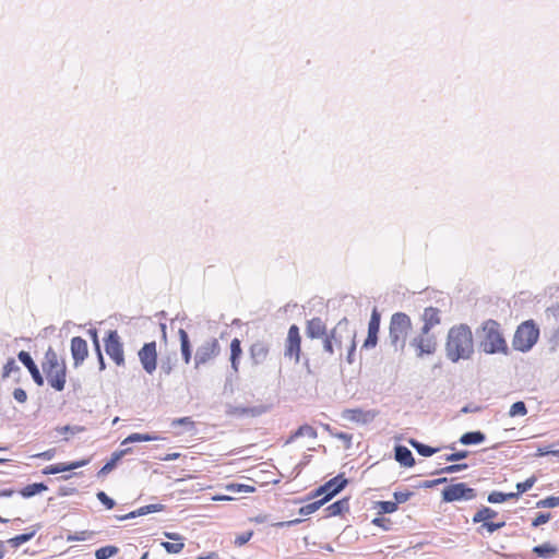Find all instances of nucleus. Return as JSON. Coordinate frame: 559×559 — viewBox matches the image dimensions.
Here are the masks:
<instances>
[{
  "instance_id": "obj_6",
  "label": "nucleus",
  "mask_w": 559,
  "mask_h": 559,
  "mask_svg": "<svg viewBox=\"0 0 559 559\" xmlns=\"http://www.w3.org/2000/svg\"><path fill=\"white\" fill-rule=\"evenodd\" d=\"M476 497V489L469 487L466 483L450 484L445 486L441 491V501L445 503L469 501Z\"/></svg>"
},
{
  "instance_id": "obj_61",
  "label": "nucleus",
  "mask_w": 559,
  "mask_h": 559,
  "mask_svg": "<svg viewBox=\"0 0 559 559\" xmlns=\"http://www.w3.org/2000/svg\"><path fill=\"white\" fill-rule=\"evenodd\" d=\"M333 437L343 441L346 450L352 448V440H353L352 435H349L347 432H343V431H335V433H333Z\"/></svg>"
},
{
  "instance_id": "obj_30",
  "label": "nucleus",
  "mask_w": 559,
  "mask_h": 559,
  "mask_svg": "<svg viewBox=\"0 0 559 559\" xmlns=\"http://www.w3.org/2000/svg\"><path fill=\"white\" fill-rule=\"evenodd\" d=\"M46 490H48V486L41 481L29 484L17 490V493L21 495L23 498L28 499Z\"/></svg>"
},
{
  "instance_id": "obj_15",
  "label": "nucleus",
  "mask_w": 559,
  "mask_h": 559,
  "mask_svg": "<svg viewBox=\"0 0 559 559\" xmlns=\"http://www.w3.org/2000/svg\"><path fill=\"white\" fill-rule=\"evenodd\" d=\"M379 415V412L376 409H362V408H346L342 412V417L344 419L367 425L376 419Z\"/></svg>"
},
{
  "instance_id": "obj_59",
  "label": "nucleus",
  "mask_w": 559,
  "mask_h": 559,
  "mask_svg": "<svg viewBox=\"0 0 559 559\" xmlns=\"http://www.w3.org/2000/svg\"><path fill=\"white\" fill-rule=\"evenodd\" d=\"M253 536V531H247L236 536L234 544L238 547L246 545Z\"/></svg>"
},
{
  "instance_id": "obj_44",
  "label": "nucleus",
  "mask_w": 559,
  "mask_h": 559,
  "mask_svg": "<svg viewBox=\"0 0 559 559\" xmlns=\"http://www.w3.org/2000/svg\"><path fill=\"white\" fill-rule=\"evenodd\" d=\"M371 524L377 527L382 528L384 532H389V531L393 530V522L390 519L384 518L379 514H378V516H376L371 520Z\"/></svg>"
},
{
  "instance_id": "obj_62",
  "label": "nucleus",
  "mask_w": 559,
  "mask_h": 559,
  "mask_svg": "<svg viewBox=\"0 0 559 559\" xmlns=\"http://www.w3.org/2000/svg\"><path fill=\"white\" fill-rule=\"evenodd\" d=\"M95 533L94 532H90V531H82V532H79V533H74V534H69L67 536V540L68 542H74V540H85L90 537H92Z\"/></svg>"
},
{
  "instance_id": "obj_63",
  "label": "nucleus",
  "mask_w": 559,
  "mask_h": 559,
  "mask_svg": "<svg viewBox=\"0 0 559 559\" xmlns=\"http://www.w3.org/2000/svg\"><path fill=\"white\" fill-rule=\"evenodd\" d=\"M12 395H13V399L21 404H23L27 401V393L22 388H15L12 392Z\"/></svg>"
},
{
  "instance_id": "obj_64",
  "label": "nucleus",
  "mask_w": 559,
  "mask_h": 559,
  "mask_svg": "<svg viewBox=\"0 0 559 559\" xmlns=\"http://www.w3.org/2000/svg\"><path fill=\"white\" fill-rule=\"evenodd\" d=\"M267 407L264 405L248 406V416L258 417L266 413Z\"/></svg>"
},
{
  "instance_id": "obj_32",
  "label": "nucleus",
  "mask_w": 559,
  "mask_h": 559,
  "mask_svg": "<svg viewBox=\"0 0 559 559\" xmlns=\"http://www.w3.org/2000/svg\"><path fill=\"white\" fill-rule=\"evenodd\" d=\"M304 436L316 439L318 433H317V430L312 426H310L308 424H304V425L299 426L298 429H296L289 436L286 443H290V442L295 441L296 439L304 437Z\"/></svg>"
},
{
  "instance_id": "obj_54",
  "label": "nucleus",
  "mask_w": 559,
  "mask_h": 559,
  "mask_svg": "<svg viewBox=\"0 0 559 559\" xmlns=\"http://www.w3.org/2000/svg\"><path fill=\"white\" fill-rule=\"evenodd\" d=\"M468 454H469V452L467 450H459V451H454L450 454L444 455L443 459L447 462H459V461L466 459L468 456Z\"/></svg>"
},
{
  "instance_id": "obj_48",
  "label": "nucleus",
  "mask_w": 559,
  "mask_h": 559,
  "mask_svg": "<svg viewBox=\"0 0 559 559\" xmlns=\"http://www.w3.org/2000/svg\"><path fill=\"white\" fill-rule=\"evenodd\" d=\"M559 506V497L557 496H548L544 499H540L536 502V508H556Z\"/></svg>"
},
{
  "instance_id": "obj_50",
  "label": "nucleus",
  "mask_w": 559,
  "mask_h": 559,
  "mask_svg": "<svg viewBox=\"0 0 559 559\" xmlns=\"http://www.w3.org/2000/svg\"><path fill=\"white\" fill-rule=\"evenodd\" d=\"M96 498L107 510H111L116 506V501L103 490L96 493Z\"/></svg>"
},
{
  "instance_id": "obj_20",
  "label": "nucleus",
  "mask_w": 559,
  "mask_h": 559,
  "mask_svg": "<svg viewBox=\"0 0 559 559\" xmlns=\"http://www.w3.org/2000/svg\"><path fill=\"white\" fill-rule=\"evenodd\" d=\"M441 310L436 307H427L421 313V321L424 322L420 331L421 334H429V332L441 323Z\"/></svg>"
},
{
  "instance_id": "obj_18",
  "label": "nucleus",
  "mask_w": 559,
  "mask_h": 559,
  "mask_svg": "<svg viewBox=\"0 0 559 559\" xmlns=\"http://www.w3.org/2000/svg\"><path fill=\"white\" fill-rule=\"evenodd\" d=\"M70 350L75 368L80 367L88 356L87 342L81 336L71 338Z\"/></svg>"
},
{
  "instance_id": "obj_33",
  "label": "nucleus",
  "mask_w": 559,
  "mask_h": 559,
  "mask_svg": "<svg viewBox=\"0 0 559 559\" xmlns=\"http://www.w3.org/2000/svg\"><path fill=\"white\" fill-rule=\"evenodd\" d=\"M61 366V361L58 359L56 350L49 346L45 353L44 361L41 362V369H56Z\"/></svg>"
},
{
  "instance_id": "obj_27",
  "label": "nucleus",
  "mask_w": 559,
  "mask_h": 559,
  "mask_svg": "<svg viewBox=\"0 0 559 559\" xmlns=\"http://www.w3.org/2000/svg\"><path fill=\"white\" fill-rule=\"evenodd\" d=\"M486 440V435L480 430L467 431L463 433L459 442L463 445L480 444Z\"/></svg>"
},
{
  "instance_id": "obj_36",
  "label": "nucleus",
  "mask_w": 559,
  "mask_h": 559,
  "mask_svg": "<svg viewBox=\"0 0 559 559\" xmlns=\"http://www.w3.org/2000/svg\"><path fill=\"white\" fill-rule=\"evenodd\" d=\"M159 437L151 433H140V432H133L129 435L122 442L121 445H126L128 443H135V442H148L158 440Z\"/></svg>"
},
{
  "instance_id": "obj_3",
  "label": "nucleus",
  "mask_w": 559,
  "mask_h": 559,
  "mask_svg": "<svg viewBox=\"0 0 559 559\" xmlns=\"http://www.w3.org/2000/svg\"><path fill=\"white\" fill-rule=\"evenodd\" d=\"M413 328L411 317L405 312H395L391 316L388 341L394 352L403 353L407 335Z\"/></svg>"
},
{
  "instance_id": "obj_53",
  "label": "nucleus",
  "mask_w": 559,
  "mask_h": 559,
  "mask_svg": "<svg viewBox=\"0 0 559 559\" xmlns=\"http://www.w3.org/2000/svg\"><path fill=\"white\" fill-rule=\"evenodd\" d=\"M551 519L550 512H538L536 516L532 520L531 526L538 527L545 523H547Z\"/></svg>"
},
{
  "instance_id": "obj_38",
  "label": "nucleus",
  "mask_w": 559,
  "mask_h": 559,
  "mask_svg": "<svg viewBox=\"0 0 559 559\" xmlns=\"http://www.w3.org/2000/svg\"><path fill=\"white\" fill-rule=\"evenodd\" d=\"M120 459L118 454L115 452L111 454L110 459L104 464V466L97 472V477L102 478L111 473L118 465Z\"/></svg>"
},
{
  "instance_id": "obj_7",
  "label": "nucleus",
  "mask_w": 559,
  "mask_h": 559,
  "mask_svg": "<svg viewBox=\"0 0 559 559\" xmlns=\"http://www.w3.org/2000/svg\"><path fill=\"white\" fill-rule=\"evenodd\" d=\"M545 318L547 321L545 335L548 338L550 350L556 352L559 347V302H555L546 308Z\"/></svg>"
},
{
  "instance_id": "obj_23",
  "label": "nucleus",
  "mask_w": 559,
  "mask_h": 559,
  "mask_svg": "<svg viewBox=\"0 0 559 559\" xmlns=\"http://www.w3.org/2000/svg\"><path fill=\"white\" fill-rule=\"evenodd\" d=\"M348 325L349 321L347 318L344 317L337 322V324L333 329H331L330 331L328 330V337L336 342L337 349L342 348L343 332L348 331Z\"/></svg>"
},
{
  "instance_id": "obj_9",
  "label": "nucleus",
  "mask_w": 559,
  "mask_h": 559,
  "mask_svg": "<svg viewBox=\"0 0 559 559\" xmlns=\"http://www.w3.org/2000/svg\"><path fill=\"white\" fill-rule=\"evenodd\" d=\"M221 354V345L217 338L210 337L197 347L194 355V368L198 369L203 365L214 360Z\"/></svg>"
},
{
  "instance_id": "obj_37",
  "label": "nucleus",
  "mask_w": 559,
  "mask_h": 559,
  "mask_svg": "<svg viewBox=\"0 0 559 559\" xmlns=\"http://www.w3.org/2000/svg\"><path fill=\"white\" fill-rule=\"evenodd\" d=\"M506 526V522L504 521H501V522H493V521H487V522H484L483 524H480L477 528H476V532L479 534V535H485L486 533L491 535L493 534L496 531Z\"/></svg>"
},
{
  "instance_id": "obj_46",
  "label": "nucleus",
  "mask_w": 559,
  "mask_h": 559,
  "mask_svg": "<svg viewBox=\"0 0 559 559\" xmlns=\"http://www.w3.org/2000/svg\"><path fill=\"white\" fill-rule=\"evenodd\" d=\"M176 357H166V358H163L162 361H160V373L165 374V376H169L173 370H174V367L176 365Z\"/></svg>"
},
{
  "instance_id": "obj_40",
  "label": "nucleus",
  "mask_w": 559,
  "mask_h": 559,
  "mask_svg": "<svg viewBox=\"0 0 559 559\" xmlns=\"http://www.w3.org/2000/svg\"><path fill=\"white\" fill-rule=\"evenodd\" d=\"M468 467L467 463H455L451 464L444 467H441L439 469H436L431 473V475H441V474H454L461 471H464Z\"/></svg>"
},
{
  "instance_id": "obj_60",
  "label": "nucleus",
  "mask_w": 559,
  "mask_h": 559,
  "mask_svg": "<svg viewBox=\"0 0 559 559\" xmlns=\"http://www.w3.org/2000/svg\"><path fill=\"white\" fill-rule=\"evenodd\" d=\"M323 341V352L328 355L332 356L335 353L336 342L332 341L328 337V334L322 337Z\"/></svg>"
},
{
  "instance_id": "obj_29",
  "label": "nucleus",
  "mask_w": 559,
  "mask_h": 559,
  "mask_svg": "<svg viewBox=\"0 0 559 559\" xmlns=\"http://www.w3.org/2000/svg\"><path fill=\"white\" fill-rule=\"evenodd\" d=\"M498 515V512L489 507L481 506L478 511L473 515L472 522L474 524H483L484 522L491 521Z\"/></svg>"
},
{
  "instance_id": "obj_1",
  "label": "nucleus",
  "mask_w": 559,
  "mask_h": 559,
  "mask_svg": "<svg viewBox=\"0 0 559 559\" xmlns=\"http://www.w3.org/2000/svg\"><path fill=\"white\" fill-rule=\"evenodd\" d=\"M445 357L453 364L460 360H468L475 353L473 332L466 323L455 324L448 331Z\"/></svg>"
},
{
  "instance_id": "obj_16",
  "label": "nucleus",
  "mask_w": 559,
  "mask_h": 559,
  "mask_svg": "<svg viewBox=\"0 0 559 559\" xmlns=\"http://www.w3.org/2000/svg\"><path fill=\"white\" fill-rule=\"evenodd\" d=\"M17 359L28 370L35 384L38 386H43L45 383V379L38 366L34 361L32 355L26 350H21L17 353Z\"/></svg>"
},
{
  "instance_id": "obj_56",
  "label": "nucleus",
  "mask_w": 559,
  "mask_h": 559,
  "mask_svg": "<svg viewBox=\"0 0 559 559\" xmlns=\"http://www.w3.org/2000/svg\"><path fill=\"white\" fill-rule=\"evenodd\" d=\"M56 430L59 433L76 435V433L83 432L85 430V427L79 426V425H73V426L66 425V426H62V427H58Z\"/></svg>"
},
{
  "instance_id": "obj_17",
  "label": "nucleus",
  "mask_w": 559,
  "mask_h": 559,
  "mask_svg": "<svg viewBox=\"0 0 559 559\" xmlns=\"http://www.w3.org/2000/svg\"><path fill=\"white\" fill-rule=\"evenodd\" d=\"M271 345L267 341L258 340L249 348V357L252 366L262 365L270 354Z\"/></svg>"
},
{
  "instance_id": "obj_22",
  "label": "nucleus",
  "mask_w": 559,
  "mask_h": 559,
  "mask_svg": "<svg viewBox=\"0 0 559 559\" xmlns=\"http://www.w3.org/2000/svg\"><path fill=\"white\" fill-rule=\"evenodd\" d=\"M394 459L404 467H413L415 465V459L412 451L402 444L394 447Z\"/></svg>"
},
{
  "instance_id": "obj_14",
  "label": "nucleus",
  "mask_w": 559,
  "mask_h": 559,
  "mask_svg": "<svg viewBox=\"0 0 559 559\" xmlns=\"http://www.w3.org/2000/svg\"><path fill=\"white\" fill-rule=\"evenodd\" d=\"M46 374L48 384L57 392H61L66 388L67 383V365L64 360H61V366L56 369L43 370Z\"/></svg>"
},
{
  "instance_id": "obj_43",
  "label": "nucleus",
  "mask_w": 559,
  "mask_h": 559,
  "mask_svg": "<svg viewBox=\"0 0 559 559\" xmlns=\"http://www.w3.org/2000/svg\"><path fill=\"white\" fill-rule=\"evenodd\" d=\"M21 368L16 364L14 358H9L2 368V378L5 379L12 373H20Z\"/></svg>"
},
{
  "instance_id": "obj_10",
  "label": "nucleus",
  "mask_w": 559,
  "mask_h": 559,
  "mask_svg": "<svg viewBox=\"0 0 559 559\" xmlns=\"http://www.w3.org/2000/svg\"><path fill=\"white\" fill-rule=\"evenodd\" d=\"M284 356L299 362L301 358V335L298 325L292 324L285 340Z\"/></svg>"
},
{
  "instance_id": "obj_34",
  "label": "nucleus",
  "mask_w": 559,
  "mask_h": 559,
  "mask_svg": "<svg viewBox=\"0 0 559 559\" xmlns=\"http://www.w3.org/2000/svg\"><path fill=\"white\" fill-rule=\"evenodd\" d=\"M518 498H519V493L491 491L487 497V501L489 503H503L509 500H513V499H518Z\"/></svg>"
},
{
  "instance_id": "obj_13",
  "label": "nucleus",
  "mask_w": 559,
  "mask_h": 559,
  "mask_svg": "<svg viewBox=\"0 0 559 559\" xmlns=\"http://www.w3.org/2000/svg\"><path fill=\"white\" fill-rule=\"evenodd\" d=\"M409 345L417 350V357H424L425 355H432L437 350V340L435 335L419 334L415 336Z\"/></svg>"
},
{
  "instance_id": "obj_24",
  "label": "nucleus",
  "mask_w": 559,
  "mask_h": 559,
  "mask_svg": "<svg viewBox=\"0 0 559 559\" xmlns=\"http://www.w3.org/2000/svg\"><path fill=\"white\" fill-rule=\"evenodd\" d=\"M179 341H180V353L181 358L185 364H190L192 359V344L189 337V334L186 330L179 329L178 331Z\"/></svg>"
},
{
  "instance_id": "obj_4",
  "label": "nucleus",
  "mask_w": 559,
  "mask_h": 559,
  "mask_svg": "<svg viewBox=\"0 0 559 559\" xmlns=\"http://www.w3.org/2000/svg\"><path fill=\"white\" fill-rule=\"evenodd\" d=\"M540 330L538 324L530 319L518 325L513 338L512 347L521 353L530 352L538 342Z\"/></svg>"
},
{
  "instance_id": "obj_28",
  "label": "nucleus",
  "mask_w": 559,
  "mask_h": 559,
  "mask_svg": "<svg viewBox=\"0 0 559 559\" xmlns=\"http://www.w3.org/2000/svg\"><path fill=\"white\" fill-rule=\"evenodd\" d=\"M558 547L550 544L549 542L543 543L540 545L534 546L532 552L543 559H548L555 556L558 552Z\"/></svg>"
},
{
  "instance_id": "obj_12",
  "label": "nucleus",
  "mask_w": 559,
  "mask_h": 559,
  "mask_svg": "<svg viewBox=\"0 0 559 559\" xmlns=\"http://www.w3.org/2000/svg\"><path fill=\"white\" fill-rule=\"evenodd\" d=\"M380 324L381 313L378 308L374 307L371 311L370 320L368 322L367 337L362 343V349H372L377 346L379 341Z\"/></svg>"
},
{
  "instance_id": "obj_57",
  "label": "nucleus",
  "mask_w": 559,
  "mask_h": 559,
  "mask_svg": "<svg viewBox=\"0 0 559 559\" xmlns=\"http://www.w3.org/2000/svg\"><path fill=\"white\" fill-rule=\"evenodd\" d=\"M415 493L413 491H394L393 498L396 506L408 501Z\"/></svg>"
},
{
  "instance_id": "obj_58",
  "label": "nucleus",
  "mask_w": 559,
  "mask_h": 559,
  "mask_svg": "<svg viewBox=\"0 0 559 559\" xmlns=\"http://www.w3.org/2000/svg\"><path fill=\"white\" fill-rule=\"evenodd\" d=\"M447 481H448L447 477H440V478H436V479H431V480H424L419 485H417L416 488H425V489L433 488L438 485L445 484Z\"/></svg>"
},
{
  "instance_id": "obj_5",
  "label": "nucleus",
  "mask_w": 559,
  "mask_h": 559,
  "mask_svg": "<svg viewBox=\"0 0 559 559\" xmlns=\"http://www.w3.org/2000/svg\"><path fill=\"white\" fill-rule=\"evenodd\" d=\"M349 480L345 477L344 473H340L333 478L329 479L324 484L320 485L316 489L311 490L304 499L296 500L295 503L301 502V501H309L314 498L321 497L320 500L322 503H328L330 500H332L335 496H337L341 491H343Z\"/></svg>"
},
{
  "instance_id": "obj_45",
  "label": "nucleus",
  "mask_w": 559,
  "mask_h": 559,
  "mask_svg": "<svg viewBox=\"0 0 559 559\" xmlns=\"http://www.w3.org/2000/svg\"><path fill=\"white\" fill-rule=\"evenodd\" d=\"M526 414L527 407L523 401L514 402L509 409L510 417L525 416Z\"/></svg>"
},
{
  "instance_id": "obj_35",
  "label": "nucleus",
  "mask_w": 559,
  "mask_h": 559,
  "mask_svg": "<svg viewBox=\"0 0 559 559\" xmlns=\"http://www.w3.org/2000/svg\"><path fill=\"white\" fill-rule=\"evenodd\" d=\"M373 509L378 510L379 515L391 514L397 511L396 502L389 500H378L373 502Z\"/></svg>"
},
{
  "instance_id": "obj_52",
  "label": "nucleus",
  "mask_w": 559,
  "mask_h": 559,
  "mask_svg": "<svg viewBox=\"0 0 559 559\" xmlns=\"http://www.w3.org/2000/svg\"><path fill=\"white\" fill-rule=\"evenodd\" d=\"M160 546L168 554H179L183 549L185 544L182 542H179V543L162 542Z\"/></svg>"
},
{
  "instance_id": "obj_25",
  "label": "nucleus",
  "mask_w": 559,
  "mask_h": 559,
  "mask_svg": "<svg viewBox=\"0 0 559 559\" xmlns=\"http://www.w3.org/2000/svg\"><path fill=\"white\" fill-rule=\"evenodd\" d=\"M241 356H242L241 342L239 338L235 337L230 342V357H229L230 368L234 371V373H238V371H239Z\"/></svg>"
},
{
  "instance_id": "obj_47",
  "label": "nucleus",
  "mask_w": 559,
  "mask_h": 559,
  "mask_svg": "<svg viewBox=\"0 0 559 559\" xmlns=\"http://www.w3.org/2000/svg\"><path fill=\"white\" fill-rule=\"evenodd\" d=\"M226 414L228 416H237V417L248 416V406H235L231 404H227Z\"/></svg>"
},
{
  "instance_id": "obj_41",
  "label": "nucleus",
  "mask_w": 559,
  "mask_h": 559,
  "mask_svg": "<svg viewBox=\"0 0 559 559\" xmlns=\"http://www.w3.org/2000/svg\"><path fill=\"white\" fill-rule=\"evenodd\" d=\"M323 506H324V503H322V501L320 499H318V500L309 502V503L302 506L301 508H299L298 513L304 516L309 515V514L317 512Z\"/></svg>"
},
{
  "instance_id": "obj_8",
  "label": "nucleus",
  "mask_w": 559,
  "mask_h": 559,
  "mask_svg": "<svg viewBox=\"0 0 559 559\" xmlns=\"http://www.w3.org/2000/svg\"><path fill=\"white\" fill-rule=\"evenodd\" d=\"M106 354L118 367L126 365L123 343L117 330H108L104 337Z\"/></svg>"
},
{
  "instance_id": "obj_11",
  "label": "nucleus",
  "mask_w": 559,
  "mask_h": 559,
  "mask_svg": "<svg viewBox=\"0 0 559 559\" xmlns=\"http://www.w3.org/2000/svg\"><path fill=\"white\" fill-rule=\"evenodd\" d=\"M139 360L143 370L153 374L157 368V345L155 341L144 343L141 349L138 352Z\"/></svg>"
},
{
  "instance_id": "obj_49",
  "label": "nucleus",
  "mask_w": 559,
  "mask_h": 559,
  "mask_svg": "<svg viewBox=\"0 0 559 559\" xmlns=\"http://www.w3.org/2000/svg\"><path fill=\"white\" fill-rule=\"evenodd\" d=\"M536 480L537 478L535 476H531L524 481L518 483L515 493H519L520 497L522 493L528 491L535 485Z\"/></svg>"
},
{
  "instance_id": "obj_31",
  "label": "nucleus",
  "mask_w": 559,
  "mask_h": 559,
  "mask_svg": "<svg viewBox=\"0 0 559 559\" xmlns=\"http://www.w3.org/2000/svg\"><path fill=\"white\" fill-rule=\"evenodd\" d=\"M408 443L415 449V451L424 456V457H429V456H432L433 454L438 453L440 451V448H433L431 445H428V444H425L420 441H418L417 439H414V438H411L408 440Z\"/></svg>"
},
{
  "instance_id": "obj_19",
  "label": "nucleus",
  "mask_w": 559,
  "mask_h": 559,
  "mask_svg": "<svg viewBox=\"0 0 559 559\" xmlns=\"http://www.w3.org/2000/svg\"><path fill=\"white\" fill-rule=\"evenodd\" d=\"M326 334V324L320 317H314L306 321L305 335L307 338L320 340Z\"/></svg>"
},
{
  "instance_id": "obj_21",
  "label": "nucleus",
  "mask_w": 559,
  "mask_h": 559,
  "mask_svg": "<svg viewBox=\"0 0 559 559\" xmlns=\"http://www.w3.org/2000/svg\"><path fill=\"white\" fill-rule=\"evenodd\" d=\"M41 528V524L40 523H36L32 526H29L27 528V532L25 533H22V534H19L12 538H9L7 540V543L12 547V548H19L20 546H22L23 544L29 542L31 539L34 538V536L36 535V533Z\"/></svg>"
},
{
  "instance_id": "obj_42",
  "label": "nucleus",
  "mask_w": 559,
  "mask_h": 559,
  "mask_svg": "<svg viewBox=\"0 0 559 559\" xmlns=\"http://www.w3.org/2000/svg\"><path fill=\"white\" fill-rule=\"evenodd\" d=\"M170 426L176 428L177 426H182L186 431L195 430V423L191 419V417H180L173 419Z\"/></svg>"
},
{
  "instance_id": "obj_2",
  "label": "nucleus",
  "mask_w": 559,
  "mask_h": 559,
  "mask_svg": "<svg viewBox=\"0 0 559 559\" xmlns=\"http://www.w3.org/2000/svg\"><path fill=\"white\" fill-rule=\"evenodd\" d=\"M477 348L486 355H506L510 354L507 340L503 335L501 324L493 319L485 320L476 329Z\"/></svg>"
},
{
  "instance_id": "obj_26",
  "label": "nucleus",
  "mask_w": 559,
  "mask_h": 559,
  "mask_svg": "<svg viewBox=\"0 0 559 559\" xmlns=\"http://www.w3.org/2000/svg\"><path fill=\"white\" fill-rule=\"evenodd\" d=\"M324 511L326 512V518L343 515L345 512L349 511V497H344L340 500H336L326 507Z\"/></svg>"
},
{
  "instance_id": "obj_51",
  "label": "nucleus",
  "mask_w": 559,
  "mask_h": 559,
  "mask_svg": "<svg viewBox=\"0 0 559 559\" xmlns=\"http://www.w3.org/2000/svg\"><path fill=\"white\" fill-rule=\"evenodd\" d=\"M165 508L166 507L162 503L147 504L139 508V513L141 514V516H143L150 513L162 512L165 510Z\"/></svg>"
},
{
  "instance_id": "obj_39",
  "label": "nucleus",
  "mask_w": 559,
  "mask_h": 559,
  "mask_svg": "<svg viewBox=\"0 0 559 559\" xmlns=\"http://www.w3.org/2000/svg\"><path fill=\"white\" fill-rule=\"evenodd\" d=\"M119 552V548L114 545H107L96 549L95 558L96 559H109L116 556Z\"/></svg>"
},
{
  "instance_id": "obj_55",
  "label": "nucleus",
  "mask_w": 559,
  "mask_h": 559,
  "mask_svg": "<svg viewBox=\"0 0 559 559\" xmlns=\"http://www.w3.org/2000/svg\"><path fill=\"white\" fill-rule=\"evenodd\" d=\"M227 489L234 492H254L255 487L246 485V484H238L234 483L227 486Z\"/></svg>"
}]
</instances>
